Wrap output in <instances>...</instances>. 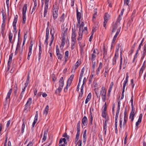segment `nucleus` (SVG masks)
<instances>
[{
	"label": "nucleus",
	"mask_w": 146,
	"mask_h": 146,
	"mask_svg": "<svg viewBox=\"0 0 146 146\" xmlns=\"http://www.w3.org/2000/svg\"><path fill=\"white\" fill-rule=\"evenodd\" d=\"M59 8V5L56 3H55L53 5L52 9L53 18L54 20V24L56 22V20L58 17V12Z\"/></svg>",
	"instance_id": "obj_1"
},
{
	"label": "nucleus",
	"mask_w": 146,
	"mask_h": 146,
	"mask_svg": "<svg viewBox=\"0 0 146 146\" xmlns=\"http://www.w3.org/2000/svg\"><path fill=\"white\" fill-rule=\"evenodd\" d=\"M64 85V80L63 78L61 77L60 79L58 82V87L55 92V93L56 95L60 96V93L61 92Z\"/></svg>",
	"instance_id": "obj_2"
},
{
	"label": "nucleus",
	"mask_w": 146,
	"mask_h": 146,
	"mask_svg": "<svg viewBox=\"0 0 146 146\" xmlns=\"http://www.w3.org/2000/svg\"><path fill=\"white\" fill-rule=\"evenodd\" d=\"M100 95H101L102 101L105 102L106 99V91L105 88L102 86L100 91Z\"/></svg>",
	"instance_id": "obj_3"
},
{
	"label": "nucleus",
	"mask_w": 146,
	"mask_h": 146,
	"mask_svg": "<svg viewBox=\"0 0 146 146\" xmlns=\"http://www.w3.org/2000/svg\"><path fill=\"white\" fill-rule=\"evenodd\" d=\"M127 119L126 118H123V121L122 118H120V120L119 121V126L121 129L123 128L124 129L125 128H127V126L126 124L127 122Z\"/></svg>",
	"instance_id": "obj_4"
},
{
	"label": "nucleus",
	"mask_w": 146,
	"mask_h": 146,
	"mask_svg": "<svg viewBox=\"0 0 146 146\" xmlns=\"http://www.w3.org/2000/svg\"><path fill=\"white\" fill-rule=\"evenodd\" d=\"M92 51L93 52L91 54V60L92 62L95 61L96 57V54H99L100 52L98 49L93 48Z\"/></svg>",
	"instance_id": "obj_5"
},
{
	"label": "nucleus",
	"mask_w": 146,
	"mask_h": 146,
	"mask_svg": "<svg viewBox=\"0 0 146 146\" xmlns=\"http://www.w3.org/2000/svg\"><path fill=\"white\" fill-rule=\"evenodd\" d=\"M56 55L58 59L60 60H61L63 57V54H61L58 45H56Z\"/></svg>",
	"instance_id": "obj_6"
},
{
	"label": "nucleus",
	"mask_w": 146,
	"mask_h": 146,
	"mask_svg": "<svg viewBox=\"0 0 146 146\" xmlns=\"http://www.w3.org/2000/svg\"><path fill=\"white\" fill-rule=\"evenodd\" d=\"M120 63L119 65V69L120 70L121 69V67L123 65V69H124L126 67V65L127 63V61L125 60V59H124L123 63V58L122 55L120 56Z\"/></svg>",
	"instance_id": "obj_7"
},
{
	"label": "nucleus",
	"mask_w": 146,
	"mask_h": 146,
	"mask_svg": "<svg viewBox=\"0 0 146 146\" xmlns=\"http://www.w3.org/2000/svg\"><path fill=\"white\" fill-rule=\"evenodd\" d=\"M120 27L119 29H117L116 33L113 37L111 44V47L113 46V45L115 44V41L116 40L117 38L119 33L120 31Z\"/></svg>",
	"instance_id": "obj_8"
},
{
	"label": "nucleus",
	"mask_w": 146,
	"mask_h": 146,
	"mask_svg": "<svg viewBox=\"0 0 146 146\" xmlns=\"http://www.w3.org/2000/svg\"><path fill=\"white\" fill-rule=\"evenodd\" d=\"M83 33L82 32V29H79L78 34V36L77 38V40L78 41V43L79 44L80 46H81V42L80 41L82 39L83 37Z\"/></svg>",
	"instance_id": "obj_9"
},
{
	"label": "nucleus",
	"mask_w": 146,
	"mask_h": 146,
	"mask_svg": "<svg viewBox=\"0 0 146 146\" xmlns=\"http://www.w3.org/2000/svg\"><path fill=\"white\" fill-rule=\"evenodd\" d=\"M72 31L71 36V40H76V37L77 36V33L76 30L72 28Z\"/></svg>",
	"instance_id": "obj_10"
},
{
	"label": "nucleus",
	"mask_w": 146,
	"mask_h": 146,
	"mask_svg": "<svg viewBox=\"0 0 146 146\" xmlns=\"http://www.w3.org/2000/svg\"><path fill=\"white\" fill-rule=\"evenodd\" d=\"M33 44V42L31 41V42L29 48V52L28 53V56L27 57V59L29 60L30 59V56L32 54V48Z\"/></svg>",
	"instance_id": "obj_11"
},
{
	"label": "nucleus",
	"mask_w": 146,
	"mask_h": 146,
	"mask_svg": "<svg viewBox=\"0 0 146 146\" xmlns=\"http://www.w3.org/2000/svg\"><path fill=\"white\" fill-rule=\"evenodd\" d=\"M53 32H52V29H51L50 31V33L51 35V36L50 38V42L49 44V45L50 46H51L54 39V29L53 28Z\"/></svg>",
	"instance_id": "obj_12"
},
{
	"label": "nucleus",
	"mask_w": 146,
	"mask_h": 146,
	"mask_svg": "<svg viewBox=\"0 0 146 146\" xmlns=\"http://www.w3.org/2000/svg\"><path fill=\"white\" fill-rule=\"evenodd\" d=\"M135 111V110L133 108H131V111L130 114L129 118L131 119V120L132 122L134 120V117L135 115V114L134 113Z\"/></svg>",
	"instance_id": "obj_13"
},
{
	"label": "nucleus",
	"mask_w": 146,
	"mask_h": 146,
	"mask_svg": "<svg viewBox=\"0 0 146 146\" xmlns=\"http://www.w3.org/2000/svg\"><path fill=\"white\" fill-rule=\"evenodd\" d=\"M48 131V128L45 129L44 132L43 137L42 139V142H44L46 140L47 135V133Z\"/></svg>",
	"instance_id": "obj_14"
},
{
	"label": "nucleus",
	"mask_w": 146,
	"mask_h": 146,
	"mask_svg": "<svg viewBox=\"0 0 146 146\" xmlns=\"http://www.w3.org/2000/svg\"><path fill=\"white\" fill-rule=\"evenodd\" d=\"M74 77V75L73 74H72L70 76V77L68 79L67 81L66 85H67V86H70L72 82Z\"/></svg>",
	"instance_id": "obj_15"
},
{
	"label": "nucleus",
	"mask_w": 146,
	"mask_h": 146,
	"mask_svg": "<svg viewBox=\"0 0 146 146\" xmlns=\"http://www.w3.org/2000/svg\"><path fill=\"white\" fill-rule=\"evenodd\" d=\"M69 54V52L68 51H66L65 52L64 58L65 61L64 62V64H65L68 60V56Z\"/></svg>",
	"instance_id": "obj_16"
},
{
	"label": "nucleus",
	"mask_w": 146,
	"mask_h": 146,
	"mask_svg": "<svg viewBox=\"0 0 146 146\" xmlns=\"http://www.w3.org/2000/svg\"><path fill=\"white\" fill-rule=\"evenodd\" d=\"M88 122V119L86 116H84L82 119V124H83L84 126H86L87 125Z\"/></svg>",
	"instance_id": "obj_17"
},
{
	"label": "nucleus",
	"mask_w": 146,
	"mask_h": 146,
	"mask_svg": "<svg viewBox=\"0 0 146 146\" xmlns=\"http://www.w3.org/2000/svg\"><path fill=\"white\" fill-rule=\"evenodd\" d=\"M66 42V38L65 37H62V42L60 46V48L61 50L62 49L64 48V47L65 45Z\"/></svg>",
	"instance_id": "obj_18"
},
{
	"label": "nucleus",
	"mask_w": 146,
	"mask_h": 146,
	"mask_svg": "<svg viewBox=\"0 0 146 146\" xmlns=\"http://www.w3.org/2000/svg\"><path fill=\"white\" fill-rule=\"evenodd\" d=\"M31 106L29 105L26 104L25 105V108H24V111L26 113L29 111H30Z\"/></svg>",
	"instance_id": "obj_19"
},
{
	"label": "nucleus",
	"mask_w": 146,
	"mask_h": 146,
	"mask_svg": "<svg viewBox=\"0 0 146 146\" xmlns=\"http://www.w3.org/2000/svg\"><path fill=\"white\" fill-rule=\"evenodd\" d=\"M25 94V92H23L22 91L21 92L19 97L18 99L17 100V102H18V103L20 102L21 101Z\"/></svg>",
	"instance_id": "obj_20"
},
{
	"label": "nucleus",
	"mask_w": 146,
	"mask_h": 146,
	"mask_svg": "<svg viewBox=\"0 0 146 146\" xmlns=\"http://www.w3.org/2000/svg\"><path fill=\"white\" fill-rule=\"evenodd\" d=\"M5 22H2V23L1 25V33L2 35H3L4 33V31L5 29Z\"/></svg>",
	"instance_id": "obj_21"
},
{
	"label": "nucleus",
	"mask_w": 146,
	"mask_h": 146,
	"mask_svg": "<svg viewBox=\"0 0 146 146\" xmlns=\"http://www.w3.org/2000/svg\"><path fill=\"white\" fill-rule=\"evenodd\" d=\"M109 68L108 66L105 67V72L104 73V75L105 78L107 77V75L109 71Z\"/></svg>",
	"instance_id": "obj_22"
},
{
	"label": "nucleus",
	"mask_w": 146,
	"mask_h": 146,
	"mask_svg": "<svg viewBox=\"0 0 146 146\" xmlns=\"http://www.w3.org/2000/svg\"><path fill=\"white\" fill-rule=\"evenodd\" d=\"M113 86V82H112L110 85L109 88L108 90V95L110 96V92H111L112 88Z\"/></svg>",
	"instance_id": "obj_23"
},
{
	"label": "nucleus",
	"mask_w": 146,
	"mask_h": 146,
	"mask_svg": "<svg viewBox=\"0 0 146 146\" xmlns=\"http://www.w3.org/2000/svg\"><path fill=\"white\" fill-rule=\"evenodd\" d=\"M90 122L89 123V125H92V124L93 121V116L92 114L91 111H90Z\"/></svg>",
	"instance_id": "obj_24"
},
{
	"label": "nucleus",
	"mask_w": 146,
	"mask_h": 146,
	"mask_svg": "<svg viewBox=\"0 0 146 146\" xmlns=\"http://www.w3.org/2000/svg\"><path fill=\"white\" fill-rule=\"evenodd\" d=\"M129 78L128 76V72H127L126 74V77L125 78V80L124 81V82L123 84V86L124 87H125L126 86V84L128 82V79Z\"/></svg>",
	"instance_id": "obj_25"
},
{
	"label": "nucleus",
	"mask_w": 146,
	"mask_h": 146,
	"mask_svg": "<svg viewBox=\"0 0 146 146\" xmlns=\"http://www.w3.org/2000/svg\"><path fill=\"white\" fill-rule=\"evenodd\" d=\"M49 107L48 105H47L46 107L43 111V114L45 115L46 116L47 115L48 110Z\"/></svg>",
	"instance_id": "obj_26"
},
{
	"label": "nucleus",
	"mask_w": 146,
	"mask_h": 146,
	"mask_svg": "<svg viewBox=\"0 0 146 146\" xmlns=\"http://www.w3.org/2000/svg\"><path fill=\"white\" fill-rule=\"evenodd\" d=\"M110 15L108 13H106L104 15V21H107L110 18Z\"/></svg>",
	"instance_id": "obj_27"
},
{
	"label": "nucleus",
	"mask_w": 146,
	"mask_h": 146,
	"mask_svg": "<svg viewBox=\"0 0 146 146\" xmlns=\"http://www.w3.org/2000/svg\"><path fill=\"white\" fill-rule=\"evenodd\" d=\"M91 98V93H90L88 96H87V98L85 101V104H87L88 102L90 100Z\"/></svg>",
	"instance_id": "obj_28"
},
{
	"label": "nucleus",
	"mask_w": 146,
	"mask_h": 146,
	"mask_svg": "<svg viewBox=\"0 0 146 146\" xmlns=\"http://www.w3.org/2000/svg\"><path fill=\"white\" fill-rule=\"evenodd\" d=\"M12 92V89L11 88L9 91V92L7 94V95L5 101L6 102H7V100L8 99H9L10 98V96L11 95Z\"/></svg>",
	"instance_id": "obj_29"
},
{
	"label": "nucleus",
	"mask_w": 146,
	"mask_h": 146,
	"mask_svg": "<svg viewBox=\"0 0 146 146\" xmlns=\"http://www.w3.org/2000/svg\"><path fill=\"white\" fill-rule=\"evenodd\" d=\"M76 42V40H71V48L72 50H73L75 48V44Z\"/></svg>",
	"instance_id": "obj_30"
},
{
	"label": "nucleus",
	"mask_w": 146,
	"mask_h": 146,
	"mask_svg": "<svg viewBox=\"0 0 146 146\" xmlns=\"http://www.w3.org/2000/svg\"><path fill=\"white\" fill-rule=\"evenodd\" d=\"M103 51L104 57L107 55V49L106 48V46L105 45L103 46Z\"/></svg>",
	"instance_id": "obj_31"
},
{
	"label": "nucleus",
	"mask_w": 146,
	"mask_h": 146,
	"mask_svg": "<svg viewBox=\"0 0 146 146\" xmlns=\"http://www.w3.org/2000/svg\"><path fill=\"white\" fill-rule=\"evenodd\" d=\"M64 13H63L59 18V22L61 23H63L64 21Z\"/></svg>",
	"instance_id": "obj_32"
},
{
	"label": "nucleus",
	"mask_w": 146,
	"mask_h": 146,
	"mask_svg": "<svg viewBox=\"0 0 146 146\" xmlns=\"http://www.w3.org/2000/svg\"><path fill=\"white\" fill-rule=\"evenodd\" d=\"M27 9V5L26 4L24 5L23 8L22 14H26V12Z\"/></svg>",
	"instance_id": "obj_33"
},
{
	"label": "nucleus",
	"mask_w": 146,
	"mask_h": 146,
	"mask_svg": "<svg viewBox=\"0 0 146 146\" xmlns=\"http://www.w3.org/2000/svg\"><path fill=\"white\" fill-rule=\"evenodd\" d=\"M76 14H77V19H81V13L78 11V8H76Z\"/></svg>",
	"instance_id": "obj_34"
},
{
	"label": "nucleus",
	"mask_w": 146,
	"mask_h": 146,
	"mask_svg": "<svg viewBox=\"0 0 146 146\" xmlns=\"http://www.w3.org/2000/svg\"><path fill=\"white\" fill-rule=\"evenodd\" d=\"M13 36V34L11 32L9 33V42L11 43L12 42V38Z\"/></svg>",
	"instance_id": "obj_35"
},
{
	"label": "nucleus",
	"mask_w": 146,
	"mask_h": 146,
	"mask_svg": "<svg viewBox=\"0 0 146 146\" xmlns=\"http://www.w3.org/2000/svg\"><path fill=\"white\" fill-rule=\"evenodd\" d=\"M117 25L116 23L113 25L112 33H113L115 32L117 28Z\"/></svg>",
	"instance_id": "obj_36"
},
{
	"label": "nucleus",
	"mask_w": 146,
	"mask_h": 146,
	"mask_svg": "<svg viewBox=\"0 0 146 146\" xmlns=\"http://www.w3.org/2000/svg\"><path fill=\"white\" fill-rule=\"evenodd\" d=\"M131 98L130 102H131V108H133V101L134 100V96L133 93H131Z\"/></svg>",
	"instance_id": "obj_37"
},
{
	"label": "nucleus",
	"mask_w": 146,
	"mask_h": 146,
	"mask_svg": "<svg viewBox=\"0 0 146 146\" xmlns=\"http://www.w3.org/2000/svg\"><path fill=\"white\" fill-rule=\"evenodd\" d=\"M86 130H85L83 133V142H84L86 141Z\"/></svg>",
	"instance_id": "obj_38"
},
{
	"label": "nucleus",
	"mask_w": 146,
	"mask_h": 146,
	"mask_svg": "<svg viewBox=\"0 0 146 146\" xmlns=\"http://www.w3.org/2000/svg\"><path fill=\"white\" fill-rule=\"evenodd\" d=\"M144 69H145L143 68V67H141V68L139 70V78H140L142 76V74H143Z\"/></svg>",
	"instance_id": "obj_39"
},
{
	"label": "nucleus",
	"mask_w": 146,
	"mask_h": 146,
	"mask_svg": "<svg viewBox=\"0 0 146 146\" xmlns=\"http://www.w3.org/2000/svg\"><path fill=\"white\" fill-rule=\"evenodd\" d=\"M63 142H64V144H67V142L66 141V139L65 138H61L60 140L59 144L62 143Z\"/></svg>",
	"instance_id": "obj_40"
},
{
	"label": "nucleus",
	"mask_w": 146,
	"mask_h": 146,
	"mask_svg": "<svg viewBox=\"0 0 146 146\" xmlns=\"http://www.w3.org/2000/svg\"><path fill=\"white\" fill-rule=\"evenodd\" d=\"M32 103V98H29L26 104L31 106Z\"/></svg>",
	"instance_id": "obj_41"
},
{
	"label": "nucleus",
	"mask_w": 146,
	"mask_h": 146,
	"mask_svg": "<svg viewBox=\"0 0 146 146\" xmlns=\"http://www.w3.org/2000/svg\"><path fill=\"white\" fill-rule=\"evenodd\" d=\"M98 27L97 26H96L93 27L92 30V34H94V33L96 32L98 29Z\"/></svg>",
	"instance_id": "obj_42"
},
{
	"label": "nucleus",
	"mask_w": 146,
	"mask_h": 146,
	"mask_svg": "<svg viewBox=\"0 0 146 146\" xmlns=\"http://www.w3.org/2000/svg\"><path fill=\"white\" fill-rule=\"evenodd\" d=\"M119 112V110H117L116 113L115 117V122H118V117Z\"/></svg>",
	"instance_id": "obj_43"
},
{
	"label": "nucleus",
	"mask_w": 146,
	"mask_h": 146,
	"mask_svg": "<svg viewBox=\"0 0 146 146\" xmlns=\"http://www.w3.org/2000/svg\"><path fill=\"white\" fill-rule=\"evenodd\" d=\"M23 21L22 23L23 24H25L26 20V14H22Z\"/></svg>",
	"instance_id": "obj_44"
},
{
	"label": "nucleus",
	"mask_w": 146,
	"mask_h": 146,
	"mask_svg": "<svg viewBox=\"0 0 146 146\" xmlns=\"http://www.w3.org/2000/svg\"><path fill=\"white\" fill-rule=\"evenodd\" d=\"M92 62V71H95V68L96 67V62L95 61Z\"/></svg>",
	"instance_id": "obj_45"
},
{
	"label": "nucleus",
	"mask_w": 146,
	"mask_h": 146,
	"mask_svg": "<svg viewBox=\"0 0 146 146\" xmlns=\"http://www.w3.org/2000/svg\"><path fill=\"white\" fill-rule=\"evenodd\" d=\"M18 20V15H16L15 17L13 25H16Z\"/></svg>",
	"instance_id": "obj_46"
},
{
	"label": "nucleus",
	"mask_w": 146,
	"mask_h": 146,
	"mask_svg": "<svg viewBox=\"0 0 146 146\" xmlns=\"http://www.w3.org/2000/svg\"><path fill=\"white\" fill-rule=\"evenodd\" d=\"M82 29V33H84L85 35H87L88 34V29L87 27H85L84 29Z\"/></svg>",
	"instance_id": "obj_47"
},
{
	"label": "nucleus",
	"mask_w": 146,
	"mask_h": 146,
	"mask_svg": "<svg viewBox=\"0 0 146 146\" xmlns=\"http://www.w3.org/2000/svg\"><path fill=\"white\" fill-rule=\"evenodd\" d=\"M84 74V73H82L81 72V73H80V76L79 83L78 84V86H79L80 83L81 81V80L82 79Z\"/></svg>",
	"instance_id": "obj_48"
},
{
	"label": "nucleus",
	"mask_w": 146,
	"mask_h": 146,
	"mask_svg": "<svg viewBox=\"0 0 146 146\" xmlns=\"http://www.w3.org/2000/svg\"><path fill=\"white\" fill-rule=\"evenodd\" d=\"M67 31V29H66L64 31H63V32L62 33V37H65V36L66 35Z\"/></svg>",
	"instance_id": "obj_49"
},
{
	"label": "nucleus",
	"mask_w": 146,
	"mask_h": 146,
	"mask_svg": "<svg viewBox=\"0 0 146 146\" xmlns=\"http://www.w3.org/2000/svg\"><path fill=\"white\" fill-rule=\"evenodd\" d=\"M13 53L9 55V60H8V62H9V64L10 63H11V62H12V58H13Z\"/></svg>",
	"instance_id": "obj_50"
},
{
	"label": "nucleus",
	"mask_w": 146,
	"mask_h": 146,
	"mask_svg": "<svg viewBox=\"0 0 146 146\" xmlns=\"http://www.w3.org/2000/svg\"><path fill=\"white\" fill-rule=\"evenodd\" d=\"M104 109L102 111V112H106L107 109V106L106 104V102H105V103L103 106Z\"/></svg>",
	"instance_id": "obj_51"
},
{
	"label": "nucleus",
	"mask_w": 146,
	"mask_h": 146,
	"mask_svg": "<svg viewBox=\"0 0 146 146\" xmlns=\"http://www.w3.org/2000/svg\"><path fill=\"white\" fill-rule=\"evenodd\" d=\"M144 50L143 51L142 55L145 56L146 54V44L144 45L143 47Z\"/></svg>",
	"instance_id": "obj_52"
},
{
	"label": "nucleus",
	"mask_w": 146,
	"mask_h": 146,
	"mask_svg": "<svg viewBox=\"0 0 146 146\" xmlns=\"http://www.w3.org/2000/svg\"><path fill=\"white\" fill-rule=\"evenodd\" d=\"M78 68L77 66H76L75 65H74L72 66V72H73L74 73L76 70Z\"/></svg>",
	"instance_id": "obj_53"
},
{
	"label": "nucleus",
	"mask_w": 146,
	"mask_h": 146,
	"mask_svg": "<svg viewBox=\"0 0 146 146\" xmlns=\"http://www.w3.org/2000/svg\"><path fill=\"white\" fill-rule=\"evenodd\" d=\"M6 3L7 7V13L8 15L9 14V0H6Z\"/></svg>",
	"instance_id": "obj_54"
},
{
	"label": "nucleus",
	"mask_w": 146,
	"mask_h": 146,
	"mask_svg": "<svg viewBox=\"0 0 146 146\" xmlns=\"http://www.w3.org/2000/svg\"><path fill=\"white\" fill-rule=\"evenodd\" d=\"M107 125H103V127L104 130V134L105 135H106V131H107Z\"/></svg>",
	"instance_id": "obj_55"
},
{
	"label": "nucleus",
	"mask_w": 146,
	"mask_h": 146,
	"mask_svg": "<svg viewBox=\"0 0 146 146\" xmlns=\"http://www.w3.org/2000/svg\"><path fill=\"white\" fill-rule=\"evenodd\" d=\"M125 87H124V86H123V90L121 94V99L122 100V99L124 97V92L125 91Z\"/></svg>",
	"instance_id": "obj_56"
},
{
	"label": "nucleus",
	"mask_w": 146,
	"mask_h": 146,
	"mask_svg": "<svg viewBox=\"0 0 146 146\" xmlns=\"http://www.w3.org/2000/svg\"><path fill=\"white\" fill-rule=\"evenodd\" d=\"M81 64V60H78L75 63L74 65L77 66V67H78Z\"/></svg>",
	"instance_id": "obj_57"
},
{
	"label": "nucleus",
	"mask_w": 146,
	"mask_h": 146,
	"mask_svg": "<svg viewBox=\"0 0 146 146\" xmlns=\"http://www.w3.org/2000/svg\"><path fill=\"white\" fill-rule=\"evenodd\" d=\"M25 125V123L23 122L21 127V133H23L24 132Z\"/></svg>",
	"instance_id": "obj_58"
},
{
	"label": "nucleus",
	"mask_w": 146,
	"mask_h": 146,
	"mask_svg": "<svg viewBox=\"0 0 146 146\" xmlns=\"http://www.w3.org/2000/svg\"><path fill=\"white\" fill-rule=\"evenodd\" d=\"M117 58H113L112 60V64L113 66L116 63V60Z\"/></svg>",
	"instance_id": "obj_59"
},
{
	"label": "nucleus",
	"mask_w": 146,
	"mask_h": 146,
	"mask_svg": "<svg viewBox=\"0 0 146 146\" xmlns=\"http://www.w3.org/2000/svg\"><path fill=\"white\" fill-rule=\"evenodd\" d=\"M127 116H128V115L127 114L126 108H125V111L124 112V116L123 118H125L126 119V118L127 119H128Z\"/></svg>",
	"instance_id": "obj_60"
},
{
	"label": "nucleus",
	"mask_w": 146,
	"mask_h": 146,
	"mask_svg": "<svg viewBox=\"0 0 146 146\" xmlns=\"http://www.w3.org/2000/svg\"><path fill=\"white\" fill-rule=\"evenodd\" d=\"M115 133H117V122H115Z\"/></svg>",
	"instance_id": "obj_61"
},
{
	"label": "nucleus",
	"mask_w": 146,
	"mask_h": 146,
	"mask_svg": "<svg viewBox=\"0 0 146 146\" xmlns=\"http://www.w3.org/2000/svg\"><path fill=\"white\" fill-rule=\"evenodd\" d=\"M42 52H39L38 53V61H40V60L41 58V57L42 55Z\"/></svg>",
	"instance_id": "obj_62"
},
{
	"label": "nucleus",
	"mask_w": 146,
	"mask_h": 146,
	"mask_svg": "<svg viewBox=\"0 0 146 146\" xmlns=\"http://www.w3.org/2000/svg\"><path fill=\"white\" fill-rule=\"evenodd\" d=\"M48 11V9H44V17H45L47 15V12Z\"/></svg>",
	"instance_id": "obj_63"
},
{
	"label": "nucleus",
	"mask_w": 146,
	"mask_h": 146,
	"mask_svg": "<svg viewBox=\"0 0 146 146\" xmlns=\"http://www.w3.org/2000/svg\"><path fill=\"white\" fill-rule=\"evenodd\" d=\"M34 144L33 141H30L27 146H33Z\"/></svg>",
	"instance_id": "obj_64"
}]
</instances>
